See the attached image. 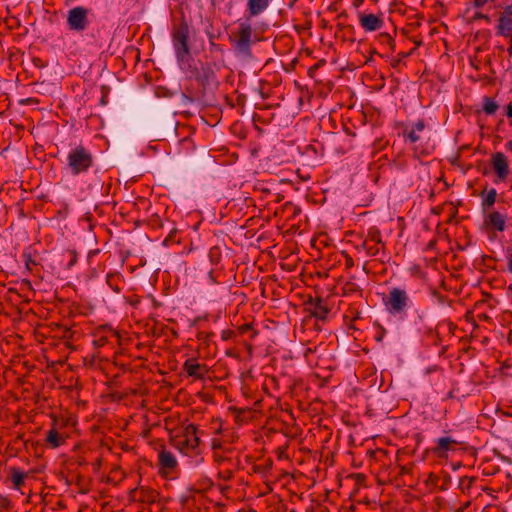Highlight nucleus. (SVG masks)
<instances>
[{
  "label": "nucleus",
  "mask_w": 512,
  "mask_h": 512,
  "mask_svg": "<svg viewBox=\"0 0 512 512\" xmlns=\"http://www.w3.org/2000/svg\"><path fill=\"white\" fill-rule=\"evenodd\" d=\"M67 164L72 174L84 173L93 165L92 153L83 146H77L68 153Z\"/></svg>",
  "instance_id": "obj_1"
},
{
  "label": "nucleus",
  "mask_w": 512,
  "mask_h": 512,
  "mask_svg": "<svg viewBox=\"0 0 512 512\" xmlns=\"http://www.w3.org/2000/svg\"><path fill=\"white\" fill-rule=\"evenodd\" d=\"M173 46L179 62H185L190 55V48L188 45L189 39V26L185 20L181 21L172 33Z\"/></svg>",
  "instance_id": "obj_2"
},
{
  "label": "nucleus",
  "mask_w": 512,
  "mask_h": 512,
  "mask_svg": "<svg viewBox=\"0 0 512 512\" xmlns=\"http://www.w3.org/2000/svg\"><path fill=\"white\" fill-rule=\"evenodd\" d=\"M410 299L407 292L401 288L394 287L389 291L384 305L392 315H403L409 305Z\"/></svg>",
  "instance_id": "obj_3"
},
{
  "label": "nucleus",
  "mask_w": 512,
  "mask_h": 512,
  "mask_svg": "<svg viewBox=\"0 0 512 512\" xmlns=\"http://www.w3.org/2000/svg\"><path fill=\"white\" fill-rule=\"evenodd\" d=\"M199 437L197 436L196 426L188 425L182 435H177L171 440V444L184 454L195 451L199 446Z\"/></svg>",
  "instance_id": "obj_4"
},
{
  "label": "nucleus",
  "mask_w": 512,
  "mask_h": 512,
  "mask_svg": "<svg viewBox=\"0 0 512 512\" xmlns=\"http://www.w3.org/2000/svg\"><path fill=\"white\" fill-rule=\"evenodd\" d=\"M88 10L82 6L75 7L68 12L67 24L71 30L83 31L88 25Z\"/></svg>",
  "instance_id": "obj_5"
},
{
  "label": "nucleus",
  "mask_w": 512,
  "mask_h": 512,
  "mask_svg": "<svg viewBox=\"0 0 512 512\" xmlns=\"http://www.w3.org/2000/svg\"><path fill=\"white\" fill-rule=\"evenodd\" d=\"M253 30L250 24L241 23L238 32L235 34L234 47L242 52L248 53L250 51L251 37Z\"/></svg>",
  "instance_id": "obj_6"
},
{
  "label": "nucleus",
  "mask_w": 512,
  "mask_h": 512,
  "mask_svg": "<svg viewBox=\"0 0 512 512\" xmlns=\"http://www.w3.org/2000/svg\"><path fill=\"white\" fill-rule=\"evenodd\" d=\"M507 216L499 211L485 212L484 225L494 231L503 232L506 229Z\"/></svg>",
  "instance_id": "obj_7"
},
{
  "label": "nucleus",
  "mask_w": 512,
  "mask_h": 512,
  "mask_svg": "<svg viewBox=\"0 0 512 512\" xmlns=\"http://www.w3.org/2000/svg\"><path fill=\"white\" fill-rule=\"evenodd\" d=\"M492 167L500 180L506 179L509 175V165L506 156L497 152L492 156Z\"/></svg>",
  "instance_id": "obj_8"
},
{
  "label": "nucleus",
  "mask_w": 512,
  "mask_h": 512,
  "mask_svg": "<svg viewBox=\"0 0 512 512\" xmlns=\"http://www.w3.org/2000/svg\"><path fill=\"white\" fill-rule=\"evenodd\" d=\"M183 369L188 376L196 379H203L207 373V368L204 364L198 363L195 359L190 358L184 362Z\"/></svg>",
  "instance_id": "obj_9"
},
{
  "label": "nucleus",
  "mask_w": 512,
  "mask_h": 512,
  "mask_svg": "<svg viewBox=\"0 0 512 512\" xmlns=\"http://www.w3.org/2000/svg\"><path fill=\"white\" fill-rule=\"evenodd\" d=\"M359 22L361 27L369 32L380 29L383 24V20L374 14H361Z\"/></svg>",
  "instance_id": "obj_10"
},
{
  "label": "nucleus",
  "mask_w": 512,
  "mask_h": 512,
  "mask_svg": "<svg viewBox=\"0 0 512 512\" xmlns=\"http://www.w3.org/2000/svg\"><path fill=\"white\" fill-rule=\"evenodd\" d=\"M459 444V441L452 437H441L437 440V446L434 448V453L442 456L447 451L455 449V446Z\"/></svg>",
  "instance_id": "obj_11"
},
{
  "label": "nucleus",
  "mask_w": 512,
  "mask_h": 512,
  "mask_svg": "<svg viewBox=\"0 0 512 512\" xmlns=\"http://www.w3.org/2000/svg\"><path fill=\"white\" fill-rule=\"evenodd\" d=\"M329 312V309L322 298H315L311 302V313L314 317L320 320H324Z\"/></svg>",
  "instance_id": "obj_12"
},
{
  "label": "nucleus",
  "mask_w": 512,
  "mask_h": 512,
  "mask_svg": "<svg viewBox=\"0 0 512 512\" xmlns=\"http://www.w3.org/2000/svg\"><path fill=\"white\" fill-rule=\"evenodd\" d=\"M269 0H248L247 8L250 16H256L267 9Z\"/></svg>",
  "instance_id": "obj_13"
},
{
  "label": "nucleus",
  "mask_w": 512,
  "mask_h": 512,
  "mask_svg": "<svg viewBox=\"0 0 512 512\" xmlns=\"http://www.w3.org/2000/svg\"><path fill=\"white\" fill-rule=\"evenodd\" d=\"M9 476L11 479V482L13 484V487L16 490H20L22 486L24 485V479L26 477V474L22 471H20L16 467H10L9 468Z\"/></svg>",
  "instance_id": "obj_14"
},
{
  "label": "nucleus",
  "mask_w": 512,
  "mask_h": 512,
  "mask_svg": "<svg viewBox=\"0 0 512 512\" xmlns=\"http://www.w3.org/2000/svg\"><path fill=\"white\" fill-rule=\"evenodd\" d=\"M159 463L161 467L166 469H173L177 465V461L174 457V455L166 450H162L159 453Z\"/></svg>",
  "instance_id": "obj_15"
},
{
  "label": "nucleus",
  "mask_w": 512,
  "mask_h": 512,
  "mask_svg": "<svg viewBox=\"0 0 512 512\" xmlns=\"http://www.w3.org/2000/svg\"><path fill=\"white\" fill-rule=\"evenodd\" d=\"M512 12L509 11L506 14L502 15L499 19L498 28L503 35H509L512 32Z\"/></svg>",
  "instance_id": "obj_16"
},
{
  "label": "nucleus",
  "mask_w": 512,
  "mask_h": 512,
  "mask_svg": "<svg viewBox=\"0 0 512 512\" xmlns=\"http://www.w3.org/2000/svg\"><path fill=\"white\" fill-rule=\"evenodd\" d=\"M497 192L494 188L487 190L485 198L482 200L481 206L484 212L493 207L496 202Z\"/></svg>",
  "instance_id": "obj_17"
},
{
  "label": "nucleus",
  "mask_w": 512,
  "mask_h": 512,
  "mask_svg": "<svg viewBox=\"0 0 512 512\" xmlns=\"http://www.w3.org/2000/svg\"><path fill=\"white\" fill-rule=\"evenodd\" d=\"M498 104L489 97H484L483 99V110L486 114L492 115L494 114L498 109Z\"/></svg>",
  "instance_id": "obj_18"
},
{
  "label": "nucleus",
  "mask_w": 512,
  "mask_h": 512,
  "mask_svg": "<svg viewBox=\"0 0 512 512\" xmlns=\"http://www.w3.org/2000/svg\"><path fill=\"white\" fill-rule=\"evenodd\" d=\"M369 243H373L375 245L382 243V238L379 230L371 229L368 232L367 239L365 240L364 245H368Z\"/></svg>",
  "instance_id": "obj_19"
},
{
  "label": "nucleus",
  "mask_w": 512,
  "mask_h": 512,
  "mask_svg": "<svg viewBox=\"0 0 512 512\" xmlns=\"http://www.w3.org/2000/svg\"><path fill=\"white\" fill-rule=\"evenodd\" d=\"M46 440L54 448L60 446V444L62 443V438L55 429H51L48 432Z\"/></svg>",
  "instance_id": "obj_20"
},
{
  "label": "nucleus",
  "mask_w": 512,
  "mask_h": 512,
  "mask_svg": "<svg viewBox=\"0 0 512 512\" xmlns=\"http://www.w3.org/2000/svg\"><path fill=\"white\" fill-rule=\"evenodd\" d=\"M475 478L474 477H463L460 479V483H459V487L461 488V490L463 492H469V490L472 488L474 482H475Z\"/></svg>",
  "instance_id": "obj_21"
},
{
  "label": "nucleus",
  "mask_w": 512,
  "mask_h": 512,
  "mask_svg": "<svg viewBox=\"0 0 512 512\" xmlns=\"http://www.w3.org/2000/svg\"><path fill=\"white\" fill-rule=\"evenodd\" d=\"M405 136L409 139L410 142L415 143L419 140V136L417 135V131L412 129L408 133H404Z\"/></svg>",
  "instance_id": "obj_22"
},
{
  "label": "nucleus",
  "mask_w": 512,
  "mask_h": 512,
  "mask_svg": "<svg viewBox=\"0 0 512 512\" xmlns=\"http://www.w3.org/2000/svg\"><path fill=\"white\" fill-rule=\"evenodd\" d=\"M343 291L345 294H349V293H352L354 291H357V287L354 283L352 282H347L345 283L344 287H343Z\"/></svg>",
  "instance_id": "obj_23"
},
{
  "label": "nucleus",
  "mask_w": 512,
  "mask_h": 512,
  "mask_svg": "<svg viewBox=\"0 0 512 512\" xmlns=\"http://www.w3.org/2000/svg\"><path fill=\"white\" fill-rule=\"evenodd\" d=\"M234 336H235L234 331L229 330V329L228 330H223L222 334H221V337H222L223 340H229V339L233 338Z\"/></svg>",
  "instance_id": "obj_24"
},
{
  "label": "nucleus",
  "mask_w": 512,
  "mask_h": 512,
  "mask_svg": "<svg viewBox=\"0 0 512 512\" xmlns=\"http://www.w3.org/2000/svg\"><path fill=\"white\" fill-rule=\"evenodd\" d=\"M425 128V124H424V121L423 120H419L415 126H414V130L417 131V132H421L423 131Z\"/></svg>",
  "instance_id": "obj_25"
},
{
  "label": "nucleus",
  "mask_w": 512,
  "mask_h": 512,
  "mask_svg": "<svg viewBox=\"0 0 512 512\" xmlns=\"http://www.w3.org/2000/svg\"><path fill=\"white\" fill-rule=\"evenodd\" d=\"M507 266L510 273H512V252L507 254Z\"/></svg>",
  "instance_id": "obj_26"
},
{
  "label": "nucleus",
  "mask_w": 512,
  "mask_h": 512,
  "mask_svg": "<svg viewBox=\"0 0 512 512\" xmlns=\"http://www.w3.org/2000/svg\"><path fill=\"white\" fill-rule=\"evenodd\" d=\"M368 251L370 254L376 255L378 253L379 249H378L377 245H374V246L368 247Z\"/></svg>",
  "instance_id": "obj_27"
},
{
  "label": "nucleus",
  "mask_w": 512,
  "mask_h": 512,
  "mask_svg": "<svg viewBox=\"0 0 512 512\" xmlns=\"http://www.w3.org/2000/svg\"><path fill=\"white\" fill-rule=\"evenodd\" d=\"M251 329H252L251 324H243V325L240 327V332H241V333H245L246 331L251 330Z\"/></svg>",
  "instance_id": "obj_28"
},
{
  "label": "nucleus",
  "mask_w": 512,
  "mask_h": 512,
  "mask_svg": "<svg viewBox=\"0 0 512 512\" xmlns=\"http://www.w3.org/2000/svg\"><path fill=\"white\" fill-rule=\"evenodd\" d=\"M107 340H108V339H107V337H106V336H100V338L96 341V343H97L98 345H101V346H102V345H104V344L107 342Z\"/></svg>",
  "instance_id": "obj_29"
},
{
  "label": "nucleus",
  "mask_w": 512,
  "mask_h": 512,
  "mask_svg": "<svg viewBox=\"0 0 512 512\" xmlns=\"http://www.w3.org/2000/svg\"><path fill=\"white\" fill-rule=\"evenodd\" d=\"M0 505L1 507H5L9 505V500L7 498H1L0 499Z\"/></svg>",
  "instance_id": "obj_30"
},
{
  "label": "nucleus",
  "mask_w": 512,
  "mask_h": 512,
  "mask_svg": "<svg viewBox=\"0 0 512 512\" xmlns=\"http://www.w3.org/2000/svg\"><path fill=\"white\" fill-rule=\"evenodd\" d=\"M69 254L71 255V261H70V265H73L76 261V254L74 251H69Z\"/></svg>",
  "instance_id": "obj_31"
},
{
  "label": "nucleus",
  "mask_w": 512,
  "mask_h": 512,
  "mask_svg": "<svg viewBox=\"0 0 512 512\" xmlns=\"http://www.w3.org/2000/svg\"><path fill=\"white\" fill-rule=\"evenodd\" d=\"M507 116L512 118V104L507 105Z\"/></svg>",
  "instance_id": "obj_32"
},
{
  "label": "nucleus",
  "mask_w": 512,
  "mask_h": 512,
  "mask_svg": "<svg viewBox=\"0 0 512 512\" xmlns=\"http://www.w3.org/2000/svg\"><path fill=\"white\" fill-rule=\"evenodd\" d=\"M474 4L476 7H480L484 4V0H474Z\"/></svg>",
  "instance_id": "obj_33"
},
{
  "label": "nucleus",
  "mask_w": 512,
  "mask_h": 512,
  "mask_svg": "<svg viewBox=\"0 0 512 512\" xmlns=\"http://www.w3.org/2000/svg\"><path fill=\"white\" fill-rule=\"evenodd\" d=\"M297 1H298V0H289V2H288V7H289V8H293V7H294V5H295V3H296Z\"/></svg>",
  "instance_id": "obj_34"
},
{
  "label": "nucleus",
  "mask_w": 512,
  "mask_h": 512,
  "mask_svg": "<svg viewBox=\"0 0 512 512\" xmlns=\"http://www.w3.org/2000/svg\"><path fill=\"white\" fill-rule=\"evenodd\" d=\"M363 1H364V0H356L355 5H356V6H358V5H360Z\"/></svg>",
  "instance_id": "obj_35"
},
{
  "label": "nucleus",
  "mask_w": 512,
  "mask_h": 512,
  "mask_svg": "<svg viewBox=\"0 0 512 512\" xmlns=\"http://www.w3.org/2000/svg\"><path fill=\"white\" fill-rule=\"evenodd\" d=\"M507 145H508L509 149L512 151V141H509V142L507 143Z\"/></svg>",
  "instance_id": "obj_36"
},
{
  "label": "nucleus",
  "mask_w": 512,
  "mask_h": 512,
  "mask_svg": "<svg viewBox=\"0 0 512 512\" xmlns=\"http://www.w3.org/2000/svg\"><path fill=\"white\" fill-rule=\"evenodd\" d=\"M255 335H256V332H255V331H253V333H252V335H251V338H254V337H255Z\"/></svg>",
  "instance_id": "obj_37"
}]
</instances>
